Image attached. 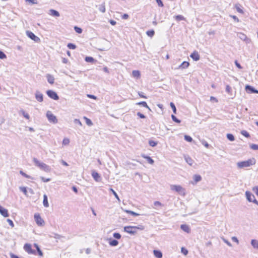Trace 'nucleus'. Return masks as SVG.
<instances>
[{"mask_svg":"<svg viewBox=\"0 0 258 258\" xmlns=\"http://www.w3.org/2000/svg\"><path fill=\"white\" fill-rule=\"evenodd\" d=\"M245 195L247 200L250 202H252L253 199L255 198L254 195L248 191L245 192Z\"/></svg>","mask_w":258,"mask_h":258,"instance_id":"nucleus-14","label":"nucleus"},{"mask_svg":"<svg viewBox=\"0 0 258 258\" xmlns=\"http://www.w3.org/2000/svg\"><path fill=\"white\" fill-rule=\"evenodd\" d=\"M99 10L102 13H105L106 9L105 7V4L103 3L99 6Z\"/></svg>","mask_w":258,"mask_h":258,"instance_id":"nucleus-30","label":"nucleus"},{"mask_svg":"<svg viewBox=\"0 0 258 258\" xmlns=\"http://www.w3.org/2000/svg\"><path fill=\"white\" fill-rule=\"evenodd\" d=\"M70 143V140L69 139L65 138L63 140L62 144L64 145H68Z\"/></svg>","mask_w":258,"mask_h":258,"instance_id":"nucleus-53","label":"nucleus"},{"mask_svg":"<svg viewBox=\"0 0 258 258\" xmlns=\"http://www.w3.org/2000/svg\"><path fill=\"white\" fill-rule=\"evenodd\" d=\"M109 190H110V191H111V192L114 196L115 198L116 199H117L118 201H119L120 200H119V198L118 196L117 195V193L112 188H110Z\"/></svg>","mask_w":258,"mask_h":258,"instance_id":"nucleus-45","label":"nucleus"},{"mask_svg":"<svg viewBox=\"0 0 258 258\" xmlns=\"http://www.w3.org/2000/svg\"><path fill=\"white\" fill-rule=\"evenodd\" d=\"M37 251V252H38V254L40 256H42L43 255V252L42 251H41V250L40 249V247H38L37 249H36Z\"/></svg>","mask_w":258,"mask_h":258,"instance_id":"nucleus-61","label":"nucleus"},{"mask_svg":"<svg viewBox=\"0 0 258 258\" xmlns=\"http://www.w3.org/2000/svg\"><path fill=\"white\" fill-rule=\"evenodd\" d=\"M137 115H138L139 117H140L141 118H146V116H145L144 114H143L141 113V112H138V113H137Z\"/></svg>","mask_w":258,"mask_h":258,"instance_id":"nucleus-58","label":"nucleus"},{"mask_svg":"<svg viewBox=\"0 0 258 258\" xmlns=\"http://www.w3.org/2000/svg\"><path fill=\"white\" fill-rule=\"evenodd\" d=\"M34 219L36 223L38 226H42L44 224V220L41 218L40 215L38 213H36L34 215Z\"/></svg>","mask_w":258,"mask_h":258,"instance_id":"nucleus-8","label":"nucleus"},{"mask_svg":"<svg viewBox=\"0 0 258 258\" xmlns=\"http://www.w3.org/2000/svg\"><path fill=\"white\" fill-rule=\"evenodd\" d=\"M113 236L115 238H116L117 239H119L121 238V235L119 233H117V232L114 233L113 234Z\"/></svg>","mask_w":258,"mask_h":258,"instance_id":"nucleus-49","label":"nucleus"},{"mask_svg":"<svg viewBox=\"0 0 258 258\" xmlns=\"http://www.w3.org/2000/svg\"><path fill=\"white\" fill-rule=\"evenodd\" d=\"M251 244L255 249H258V240L256 239H252L251 240Z\"/></svg>","mask_w":258,"mask_h":258,"instance_id":"nucleus-26","label":"nucleus"},{"mask_svg":"<svg viewBox=\"0 0 258 258\" xmlns=\"http://www.w3.org/2000/svg\"><path fill=\"white\" fill-rule=\"evenodd\" d=\"M20 190L22 191L26 196L27 195V190L26 187L21 186L19 187Z\"/></svg>","mask_w":258,"mask_h":258,"instance_id":"nucleus-43","label":"nucleus"},{"mask_svg":"<svg viewBox=\"0 0 258 258\" xmlns=\"http://www.w3.org/2000/svg\"><path fill=\"white\" fill-rule=\"evenodd\" d=\"M24 249L29 254H36V251L32 249L30 244L26 243L24 246Z\"/></svg>","mask_w":258,"mask_h":258,"instance_id":"nucleus-9","label":"nucleus"},{"mask_svg":"<svg viewBox=\"0 0 258 258\" xmlns=\"http://www.w3.org/2000/svg\"><path fill=\"white\" fill-rule=\"evenodd\" d=\"M46 116L49 122L55 123L57 122V119L56 116L53 114L51 111H48L46 112Z\"/></svg>","mask_w":258,"mask_h":258,"instance_id":"nucleus-5","label":"nucleus"},{"mask_svg":"<svg viewBox=\"0 0 258 258\" xmlns=\"http://www.w3.org/2000/svg\"><path fill=\"white\" fill-rule=\"evenodd\" d=\"M147 35L149 37H153L155 34V32L153 30L147 31L146 32Z\"/></svg>","mask_w":258,"mask_h":258,"instance_id":"nucleus-35","label":"nucleus"},{"mask_svg":"<svg viewBox=\"0 0 258 258\" xmlns=\"http://www.w3.org/2000/svg\"><path fill=\"white\" fill-rule=\"evenodd\" d=\"M74 122H75V123H76V124H79L80 125H82V123H81V121H80V120H79V119H75L74 120Z\"/></svg>","mask_w":258,"mask_h":258,"instance_id":"nucleus-64","label":"nucleus"},{"mask_svg":"<svg viewBox=\"0 0 258 258\" xmlns=\"http://www.w3.org/2000/svg\"><path fill=\"white\" fill-rule=\"evenodd\" d=\"M84 119L86 120V123L88 125L91 126L93 124L92 121L90 119L86 117H84Z\"/></svg>","mask_w":258,"mask_h":258,"instance_id":"nucleus-42","label":"nucleus"},{"mask_svg":"<svg viewBox=\"0 0 258 258\" xmlns=\"http://www.w3.org/2000/svg\"><path fill=\"white\" fill-rule=\"evenodd\" d=\"M125 212L127 213H128V214H130L131 215H132L133 216H139L140 214H138V213H137L134 211H130V210H125Z\"/></svg>","mask_w":258,"mask_h":258,"instance_id":"nucleus-33","label":"nucleus"},{"mask_svg":"<svg viewBox=\"0 0 258 258\" xmlns=\"http://www.w3.org/2000/svg\"><path fill=\"white\" fill-rule=\"evenodd\" d=\"M241 135H242L243 136H244V137H245L246 138H249L250 137L249 133L246 131H244V130L242 131L241 132Z\"/></svg>","mask_w":258,"mask_h":258,"instance_id":"nucleus-46","label":"nucleus"},{"mask_svg":"<svg viewBox=\"0 0 258 258\" xmlns=\"http://www.w3.org/2000/svg\"><path fill=\"white\" fill-rule=\"evenodd\" d=\"M170 107H171L174 113L176 114V108L175 104L173 102H171L170 103Z\"/></svg>","mask_w":258,"mask_h":258,"instance_id":"nucleus-41","label":"nucleus"},{"mask_svg":"<svg viewBox=\"0 0 258 258\" xmlns=\"http://www.w3.org/2000/svg\"><path fill=\"white\" fill-rule=\"evenodd\" d=\"M7 57L6 54L2 51L0 50V58L4 59Z\"/></svg>","mask_w":258,"mask_h":258,"instance_id":"nucleus-52","label":"nucleus"},{"mask_svg":"<svg viewBox=\"0 0 258 258\" xmlns=\"http://www.w3.org/2000/svg\"><path fill=\"white\" fill-rule=\"evenodd\" d=\"M174 17H175V20L178 21L184 20V17L182 16V15H177V16H175Z\"/></svg>","mask_w":258,"mask_h":258,"instance_id":"nucleus-37","label":"nucleus"},{"mask_svg":"<svg viewBox=\"0 0 258 258\" xmlns=\"http://www.w3.org/2000/svg\"><path fill=\"white\" fill-rule=\"evenodd\" d=\"M255 163V161L254 158L249 159L246 161L239 162L237 163V167L239 168H242L244 167H248L251 165H254Z\"/></svg>","mask_w":258,"mask_h":258,"instance_id":"nucleus-2","label":"nucleus"},{"mask_svg":"<svg viewBox=\"0 0 258 258\" xmlns=\"http://www.w3.org/2000/svg\"><path fill=\"white\" fill-rule=\"evenodd\" d=\"M245 90L248 93L258 94V90L250 85H247L245 86Z\"/></svg>","mask_w":258,"mask_h":258,"instance_id":"nucleus-10","label":"nucleus"},{"mask_svg":"<svg viewBox=\"0 0 258 258\" xmlns=\"http://www.w3.org/2000/svg\"><path fill=\"white\" fill-rule=\"evenodd\" d=\"M49 237H53L55 239H60L61 237H62V236L57 233H52V235H49Z\"/></svg>","mask_w":258,"mask_h":258,"instance_id":"nucleus-34","label":"nucleus"},{"mask_svg":"<svg viewBox=\"0 0 258 258\" xmlns=\"http://www.w3.org/2000/svg\"><path fill=\"white\" fill-rule=\"evenodd\" d=\"M239 38L242 40L245 41L246 42L249 41V39L247 37V36L243 33H240L239 34Z\"/></svg>","mask_w":258,"mask_h":258,"instance_id":"nucleus-23","label":"nucleus"},{"mask_svg":"<svg viewBox=\"0 0 258 258\" xmlns=\"http://www.w3.org/2000/svg\"><path fill=\"white\" fill-rule=\"evenodd\" d=\"M85 60L86 62L91 63H93L94 62L96 61V60H95L91 56H86L85 58Z\"/></svg>","mask_w":258,"mask_h":258,"instance_id":"nucleus-29","label":"nucleus"},{"mask_svg":"<svg viewBox=\"0 0 258 258\" xmlns=\"http://www.w3.org/2000/svg\"><path fill=\"white\" fill-rule=\"evenodd\" d=\"M156 1L159 7H163L164 6V5L161 0H156Z\"/></svg>","mask_w":258,"mask_h":258,"instance_id":"nucleus-56","label":"nucleus"},{"mask_svg":"<svg viewBox=\"0 0 258 258\" xmlns=\"http://www.w3.org/2000/svg\"><path fill=\"white\" fill-rule=\"evenodd\" d=\"M181 252L184 255H186L188 253V250L184 247L181 248Z\"/></svg>","mask_w":258,"mask_h":258,"instance_id":"nucleus-55","label":"nucleus"},{"mask_svg":"<svg viewBox=\"0 0 258 258\" xmlns=\"http://www.w3.org/2000/svg\"><path fill=\"white\" fill-rule=\"evenodd\" d=\"M194 179L196 182H198L201 180L202 177L200 175H195L194 176Z\"/></svg>","mask_w":258,"mask_h":258,"instance_id":"nucleus-31","label":"nucleus"},{"mask_svg":"<svg viewBox=\"0 0 258 258\" xmlns=\"http://www.w3.org/2000/svg\"><path fill=\"white\" fill-rule=\"evenodd\" d=\"M133 76L134 77L138 78L140 76V73L139 71H133L132 72Z\"/></svg>","mask_w":258,"mask_h":258,"instance_id":"nucleus-36","label":"nucleus"},{"mask_svg":"<svg viewBox=\"0 0 258 258\" xmlns=\"http://www.w3.org/2000/svg\"><path fill=\"white\" fill-rule=\"evenodd\" d=\"M46 94L51 99H53L55 100H57L59 99V97L57 93L53 90H49L46 91Z\"/></svg>","mask_w":258,"mask_h":258,"instance_id":"nucleus-7","label":"nucleus"},{"mask_svg":"<svg viewBox=\"0 0 258 258\" xmlns=\"http://www.w3.org/2000/svg\"><path fill=\"white\" fill-rule=\"evenodd\" d=\"M109 244L112 246H115L118 244V241L116 239L110 238L109 239Z\"/></svg>","mask_w":258,"mask_h":258,"instance_id":"nucleus-21","label":"nucleus"},{"mask_svg":"<svg viewBox=\"0 0 258 258\" xmlns=\"http://www.w3.org/2000/svg\"><path fill=\"white\" fill-rule=\"evenodd\" d=\"M20 173L24 177L27 178H31V179H33L30 175L26 174L25 173H24L23 171L21 170L20 171Z\"/></svg>","mask_w":258,"mask_h":258,"instance_id":"nucleus-44","label":"nucleus"},{"mask_svg":"<svg viewBox=\"0 0 258 258\" xmlns=\"http://www.w3.org/2000/svg\"><path fill=\"white\" fill-rule=\"evenodd\" d=\"M0 213L5 217H7L9 216L8 210L0 205Z\"/></svg>","mask_w":258,"mask_h":258,"instance_id":"nucleus-13","label":"nucleus"},{"mask_svg":"<svg viewBox=\"0 0 258 258\" xmlns=\"http://www.w3.org/2000/svg\"><path fill=\"white\" fill-rule=\"evenodd\" d=\"M171 118L172 120L176 123H179L181 122V120L178 119L174 115L172 114Z\"/></svg>","mask_w":258,"mask_h":258,"instance_id":"nucleus-39","label":"nucleus"},{"mask_svg":"<svg viewBox=\"0 0 258 258\" xmlns=\"http://www.w3.org/2000/svg\"><path fill=\"white\" fill-rule=\"evenodd\" d=\"M190 56L193 59V60L195 61H198L200 58V55L199 54L198 52L196 51L192 52L190 55Z\"/></svg>","mask_w":258,"mask_h":258,"instance_id":"nucleus-16","label":"nucleus"},{"mask_svg":"<svg viewBox=\"0 0 258 258\" xmlns=\"http://www.w3.org/2000/svg\"><path fill=\"white\" fill-rule=\"evenodd\" d=\"M180 228L184 232L189 233L190 232L189 227L186 224H182L180 226Z\"/></svg>","mask_w":258,"mask_h":258,"instance_id":"nucleus-18","label":"nucleus"},{"mask_svg":"<svg viewBox=\"0 0 258 258\" xmlns=\"http://www.w3.org/2000/svg\"><path fill=\"white\" fill-rule=\"evenodd\" d=\"M136 104L138 105H142L143 107H145L147 108H148L149 110H150V107L148 106V105H147V103L145 101L139 102L137 103Z\"/></svg>","mask_w":258,"mask_h":258,"instance_id":"nucleus-28","label":"nucleus"},{"mask_svg":"<svg viewBox=\"0 0 258 258\" xmlns=\"http://www.w3.org/2000/svg\"><path fill=\"white\" fill-rule=\"evenodd\" d=\"M153 253L154 255L157 258L162 257V253L161 251L158 250H154Z\"/></svg>","mask_w":258,"mask_h":258,"instance_id":"nucleus-24","label":"nucleus"},{"mask_svg":"<svg viewBox=\"0 0 258 258\" xmlns=\"http://www.w3.org/2000/svg\"><path fill=\"white\" fill-rule=\"evenodd\" d=\"M184 159L186 162L190 166H192L194 163V160L188 156H185Z\"/></svg>","mask_w":258,"mask_h":258,"instance_id":"nucleus-20","label":"nucleus"},{"mask_svg":"<svg viewBox=\"0 0 258 258\" xmlns=\"http://www.w3.org/2000/svg\"><path fill=\"white\" fill-rule=\"evenodd\" d=\"M154 205L155 206H161V207H162L163 206V205L159 201H155L154 202Z\"/></svg>","mask_w":258,"mask_h":258,"instance_id":"nucleus-54","label":"nucleus"},{"mask_svg":"<svg viewBox=\"0 0 258 258\" xmlns=\"http://www.w3.org/2000/svg\"><path fill=\"white\" fill-rule=\"evenodd\" d=\"M252 190L258 196V186L253 187L252 188Z\"/></svg>","mask_w":258,"mask_h":258,"instance_id":"nucleus-57","label":"nucleus"},{"mask_svg":"<svg viewBox=\"0 0 258 258\" xmlns=\"http://www.w3.org/2000/svg\"><path fill=\"white\" fill-rule=\"evenodd\" d=\"M91 175L93 179L97 182H99L101 180V177L100 174L95 170L92 171Z\"/></svg>","mask_w":258,"mask_h":258,"instance_id":"nucleus-11","label":"nucleus"},{"mask_svg":"<svg viewBox=\"0 0 258 258\" xmlns=\"http://www.w3.org/2000/svg\"><path fill=\"white\" fill-rule=\"evenodd\" d=\"M46 79H47V80L49 84H53L54 83V77L52 75H51L50 74H47L46 75Z\"/></svg>","mask_w":258,"mask_h":258,"instance_id":"nucleus-17","label":"nucleus"},{"mask_svg":"<svg viewBox=\"0 0 258 258\" xmlns=\"http://www.w3.org/2000/svg\"><path fill=\"white\" fill-rule=\"evenodd\" d=\"M138 94L141 98H147V97L144 95V93L142 92H139Z\"/></svg>","mask_w":258,"mask_h":258,"instance_id":"nucleus-62","label":"nucleus"},{"mask_svg":"<svg viewBox=\"0 0 258 258\" xmlns=\"http://www.w3.org/2000/svg\"><path fill=\"white\" fill-rule=\"evenodd\" d=\"M67 47L71 49H75L76 48V45L73 43H69L67 45Z\"/></svg>","mask_w":258,"mask_h":258,"instance_id":"nucleus-40","label":"nucleus"},{"mask_svg":"<svg viewBox=\"0 0 258 258\" xmlns=\"http://www.w3.org/2000/svg\"><path fill=\"white\" fill-rule=\"evenodd\" d=\"M43 206L46 208H47L49 207V203L48 202L47 196L46 195H44V196H43Z\"/></svg>","mask_w":258,"mask_h":258,"instance_id":"nucleus-25","label":"nucleus"},{"mask_svg":"<svg viewBox=\"0 0 258 258\" xmlns=\"http://www.w3.org/2000/svg\"><path fill=\"white\" fill-rule=\"evenodd\" d=\"M232 91L231 87L229 85H227L226 86V92L228 94H230Z\"/></svg>","mask_w":258,"mask_h":258,"instance_id":"nucleus-51","label":"nucleus"},{"mask_svg":"<svg viewBox=\"0 0 258 258\" xmlns=\"http://www.w3.org/2000/svg\"><path fill=\"white\" fill-rule=\"evenodd\" d=\"M7 221L9 223V224L12 227H13L14 226V223L12 220L8 219Z\"/></svg>","mask_w":258,"mask_h":258,"instance_id":"nucleus-60","label":"nucleus"},{"mask_svg":"<svg viewBox=\"0 0 258 258\" xmlns=\"http://www.w3.org/2000/svg\"><path fill=\"white\" fill-rule=\"evenodd\" d=\"M33 161L35 165L41 169L46 172H49L50 171L51 169L48 165L43 162H40L37 158H34L33 159Z\"/></svg>","mask_w":258,"mask_h":258,"instance_id":"nucleus-1","label":"nucleus"},{"mask_svg":"<svg viewBox=\"0 0 258 258\" xmlns=\"http://www.w3.org/2000/svg\"><path fill=\"white\" fill-rule=\"evenodd\" d=\"M170 189L172 190H175L181 195L184 196L185 194V189L180 185H171Z\"/></svg>","mask_w":258,"mask_h":258,"instance_id":"nucleus-4","label":"nucleus"},{"mask_svg":"<svg viewBox=\"0 0 258 258\" xmlns=\"http://www.w3.org/2000/svg\"><path fill=\"white\" fill-rule=\"evenodd\" d=\"M20 113H22V114L23 115V116L27 119H29L30 118V116L29 114L27 112H26L24 110L22 109L20 111Z\"/></svg>","mask_w":258,"mask_h":258,"instance_id":"nucleus-27","label":"nucleus"},{"mask_svg":"<svg viewBox=\"0 0 258 258\" xmlns=\"http://www.w3.org/2000/svg\"><path fill=\"white\" fill-rule=\"evenodd\" d=\"M142 157L144 159H146L147 160L148 162L150 164H154V161L150 157L145 155H142Z\"/></svg>","mask_w":258,"mask_h":258,"instance_id":"nucleus-22","label":"nucleus"},{"mask_svg":"<svg viewBox=\"0 0 258 258\" xmlns=\"http://www.w3.org/2000/svg\"><path fill=\"white\" fill-rule=\"evenodd\" d=\"M189 66V63L188 61H184L181 63L180 65L178 66V67L177 68V69H185L187 68Z\"/></svg>","mask_w":258,"mask_h":258,"instance_id":"nucleus-15","label":"nucleus"},{"mask_svg":"<svg viewBox=\"0 0 258 258\" xmlns=\"http://www.w3.org/2000/svg\"><path fill=\"white\" fill-rule=\"evenodd\" d=\"M40 178H41V180L44 182H47L50 181V178H45L44 177H41Z\"/></svg>","mask_w":258,"mask_h":258,"instance_id":"nucleus-59","label":"nucleus"},{"mask_svg":"<svg viewBox=\"0 0 258 258\" xmlns=\"http://www.w3.org/2000/svg\"><path fill=\"white\" fill-rule=\"evenodd\" d=\"M226 137L230 141H233L235 140L234 136L231 134H227Z\"/></svg>","mask_w":258,"mask_h":258,"instance_id":"nucleus-32","label":"nucleus"},{"mask_svg":"<svg viewBox=\"0 0 258 258\" xmlns=\"http://www.w3.org/2000/svg\"><path fill=\"white\" fill-rule=\"evenodd\" d=\"M149 144L150 146L154 147H155L157 145V142H155L152 140H150L149 141Z\"/></svg>","mask_w":258,"mask_h":258,"instance_id":"nucleus-47","label":"nucleus"},{"mask_svg":"<svg viewBox=\"0 0 258 258\" xmlns=\"http://www.w3.org/2000/svg\"><path fill=\"white\" fill-rule=\"evenodd\" d=\"M235 66L239 69H242V67L241 66L240 64V63H239L238 62V61L237 60H235Z\"/></svg>","mask_w":258,"mask_h":258,"instance_id":"nucleus-63","label":"nucleus"},{"mask_svg":"<svg viewBox=\"0 0 258 258\" xmlns=\"http://www.w3.org/2000/svg\"><path fill=\"white\" fill-rule=\"evenodd\" d=\"M36 99L39 102H41L43 100V95L40 91L37 90L35 94Z\"/></svg>","mask_w":258,"mask_h":258,"instance_id":"nucleus-12","label":"nucleus"},{"mask_svg":"<svg viewBox=\"0 0 258 258\" xmlns=\"http://www.w3.org/2000/svg\"><path fill=\"white\" fill-rule=\"evenodd\" d=\"M27 36L35 42H40V39L39 37L36 36L33 32L30 31H26Z\"/></svg>","mask_w":258,"mask_h":258,"instance_id":"nucleus-6","label":"nucleus"},{"mask_svg":"<svg viewBox=\"0 0 258 258\" xmlns=\"http://www.w3.org/2000/svg\"><path fill=\"white\" fill-rule=\"evenodd\" d=\"M74 30L76 31V32L78 34L82 33V31H83L82 29L81 28L77 27V26L74 27Z\"/></svg>","mask_w":258,"mask_h":258,"instance_id":"nucleus-38","label":"nucleus"},{"mask_svg":"<svg viewBox=\"0 0 258 258\" xmlns=\"http://www.w3.org/2000/svg\"><path fill=\"white\" fill-rule=\"evenodd\" d=\"M184 138L185 141L188 142H191L192 141V138L188 135H185Z\"/></svg>","mask_w":258,"mask_h":258,"instance_id":"nucleus-48","label":"nucleus"},{"mask_svg":"<svg viewBox=\"0 0 258 258\" xmlns=\"http://www.w3.org/2000/svg\"><path fill=\"white\" fill-rule=\"evenodd\" d=\"M250 147L253 150H258V145L253 144L250 145Z\"/></svg>","mask_w":258,"mask_h":258,"instance_id":"nucleus-50","label":"nucleus"},{"mask_svg":"<svg viewBox=\"0 0 258 258\" xmlns=\"http://www.w3.org/2000/svg\"><path fill=\"white\" fill-rule=\"evenodd\" d=\"M144 229V226L140 225L139 226H127L124 227V231L128 233L135 234L137 232V230Z\"/></svg>","mask_w":258,"mask_h":258,"instance_id":"nucleus-3","label":"nucleus"},{"mask_svg":"<svg viewBox=\"0 0 258 258\" xmlns=\"http://www.w3.org/2000/svg\"><path fill=\"white\" fill-rule=\"evenodd\" d=\"M49 14L56 17H59L60 14L58 11L53 9H50L49 10Z\"/></svg>","mask_w":258,"mask_h":258,"instance_id":"nucleus-19","label":"nucleus"}]
</instances>
